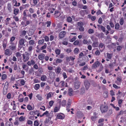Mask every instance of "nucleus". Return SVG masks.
Instances as JSON below:
<instances>
[{"label": "nucleus", "mask_w": 126, "mask_h": 126, "mask_svg": "<svg viewBox=\"0 0 126 126\" xmlns=\"http://www.w3.org/2000/svg\"><path fill=\"white\" fill-rule=\"evenodd\" d=\"M80 84V82L79 81H76L74 82V85L75 88L76 89H78L79 87Z\"/></svg>", "instance_id": "obj_6"}, {"label": "nucleus", "mask_w": 126, "mask_h": 126, "mask_svg": "<svg viewBox=\"0 0 126 126\" xmlns=\"http://www.w3.org/2000/svg\"><path fill=\"white\" fill-rule=\"evenodd\" d=\"M72 50L69 48L67 49L66 50V52L68 53H69L72 51Z\"/></svg>", "instance_id": "obj_64"}, {"label": "nucleus", "mask_w": 126, "mask_h": 126, "mask_svg": "<svg viewBox=\"0 0 126 126\" xmlns=\"http://www.w3.org/2000/svg\"><path fill=\"white\" fill-rule=\"evenodd\" d=\"M62 62V60L59 59H57L56 61V63H60Z\"/></svg>", "instance_id": "obj_42"}, {"label": "nucleus", "mask_w": 126, "mask_h": 126, "mask_svg": "<svg viewBox=\"0 0 126 126\" xmlns=\"http://www.w3.org/2000/svg\"><path fill=\"white\" fill-rule=\"evenodd\" d=\"M102 18L101 17H100L98 20V23L99 24H101L102 23Z\"/></svg>", "instance_id": "obj_52"}, {"label": "nucleus", "mask_w": 126, "mask_h": 126, "mask_svg": "<svg viewBox=\"0 0 126 126\" xmlns=\"http://www.w3.org/2000/svg\"><path fill=\"white\" fill-rule=\"evenodd\" d=\"M8 82H6L4 85L3 88V93L5 95L7 93L8 88Z\"/></svg>", "instance_id": "obj_3"}, {"label": "nucleus", "mask_w": 126, "mask_h": 126, "mask_svg": "<svg viewBox=\"0 0 126 126\" xmlns=\"http://www.w3.org/2000/svg\"><path fill=\"white\" fill-rule=\"evenodd\" d=\"M80 13L81 15L83 16L85 14H87L88 13V11L85 10H82L80 11Z\"/></svg>", "instance_id": "obj_9"}, {"label": "nucleus", "mask_w": 126, "mask_h": 126, "mask_svg": "<svg viewBox=\"0 0 126 126\" xmlns=\"http://www.w3.org/2000/svg\"><path fill=\"white\" fill-rule=\"evenodd\" d=\"M29 11L31 13H33L34 12V10L31 8H30L29 9Z\"/></svg>", "instance_id": "obj_54"}, {"label": "nucleus", "mask_w": 126, "mask_h": 126, "mask_svg": "<svg viewBox=\"0 0 126 126\" xmlns=\"http://www.w3.org/2000/svg\"><path fill=\"white\" fill-rule=\"evenodd\" d=\"M36 97L39 100H41L42 99V97L40 94H37L36 96Z\"/></svg>", "instance_id": "obj_39"}, {"label": "nucleus", "mask_w": 126, "mask_h": 126, "mask_svg": "<svg viewBox=\"0 0 126 126\" xmlns=\"http://www.w3.org/2000/svg\"><path fill=\"white\" fill-rule=\"evenodd\" d=\"M19 12V9H14V13L15 15H17Z\"/></svg>", "instance_id": "obj_20"}, {"label": "nucleus", "mask_w": 126, "mask_h": 126, "mask_svg": "<svg viewBox=\"0 0 126 126\" xmlns=\"http://www.w3.org/2000/svg\"><path fill=\"white\" fill-rule=\"evenodd\" d=\"M94 32V30L92 29H90L88 30V33L90 34L93 33Z\"/></svg>", "instance_id": "obj_34"}, {"label": "nucleus", "mask_w": 126, "mask_h": 126, "mask_svg": "<svg viewBox=\"0 0 126 126\" xmlns=\"http://www.w3.org/2000/svg\"><path fill=\"white\" fill-rule=\"evenodd\" d=\"M30 32L28 34L29 36H30L32 35L34 33V31L32 29H31L29 30Z\"/></svg>", "instance_id": "obj_17"}, {"label": "nucleus", "mask_w": 126, "mask_h": 126, "mask_svg": "<svg viewBox=\"0 0 126 126\" xmlns=\"http://www.w3.org/2000/svg\"><path fill=\"white\" fill-rule=\"evenodd\" d=\"M122 47L120 46H118L117 47V50L118 51H120Z\"/></svg>", "instance_id": "obj_51"}, {"label": "nucleus", "mask_w": 126, "mask_h": 126, "mask_svg": "<svg viewBox=\"0 0 126 126\" xmlns=\"http://www.w3.org/2000/svg\"><path fill=\"white\" fill-rule=\"evenodd\" d=\"M59 110V109H58L57 107H55L54 109V112H57Z\"/></svg>", "instance_id": "obj_63"}, {"label": "nucleus", "mask_w": 126, "mask_h": 126, "mask_svg": "<svg viewBox=\"0 0 126 126\" xmlns=\"http://www.w3.org/2000/svg\"><path fill=\"white\" fill-rule=\"evenodd\" d=\"M98 45V43L97 42H96L93 43L92 44V46L94 47H97Z\"/></svg>", "instance_id": "obj_19"}, {"label": "nucleus", "mask_w": 126, "mask_h": 126, "mask_svg": "<svg viewBox=\"0 0 126 126\" xmlns=\"http://www.w3.org/2000/svg\"><path fill=\"white\" fill-rule=\"evenodd\" d=\"M43 114L44 115H45L47 117H49L50 114H49L48 111H46L45 112H44Z\"/></svg>", "instance_id": "obj_41"}, {"label": "nucleus", "mask_w": 126, "mask_h": 126, "mask_svg": "<svg viewBox=\"0 0 126 126\" xmlns=\"http://www.w3.org/2000/svg\"><path fill=\"white\" fill-rule=\"evenodd\" d=\"M34 125L35 126H38L39 125L38 121L37 120L35 121Z\"/></svg>", "instance_id": "obj_53"}, {"label": "nucleus", "mask_w": 126, "mask_h": 126, "mask_svg": "<svg viewBox=\"0 0 126 126\" xmlns=\"http://www.w3.org/2000/svg\"><path fill=\"white\" fill-rule=\"evenodd\" d=\"M51 22L50 21H47L46 23L47 24V27H49L50 26L51 24Z\"/></svg>", "instance_id": "obj_60"}, {"label": "nucleus", "mask_w": 126, "mask_h": 126, "mask_svg": "<svg viewBox=\"0 0 126 126\" xmlns=\"http://www.w3.org/2000/svg\"><path fill=\"white\" fill-rule=\"evenodd\" d=\"M5 126H12V123L7 122L5 124Z\"/></svg>", "instance_id": "obj_45"}, {"label": "nucleus", "mask_w": 126, "mask_h": 126, "mask_svg": "<svg viewBox=\"0 0 126 126\" xmlns=\"http://www.w3.org/2000/svg\"><path fill=\"white\" fill-rule=\"evenodd\" d=\"M73 90L72 88H69L68 90V94L70 96L72 95Z\"/></svg>", "instance_id": "obj_13"}, {"label": "nucleus", "mask_w": 126, "mask_h": 126, "mask_svg": "<svg viewBox=\"0 0 126 126\" xmlns=\"http://www.w3.org/2000/svg\"><path fill=\"white\" fill-rule=\"evenodd\" d=\"M7 9L8 10L9 12H11L12 11V6L10 3H9L7 4Z\"/></svg>", "instance_id": "obj_12"}, {"label": "nucleus", "mask_w": 126, "mask_h": 126, "mask_svg": "<svg viewBox=\"0 0 126 126\" xmlns=\"http://www.w3.org/2000/svg\"><path fill=\"white\" fill-rule=\"evenodd\" d=\"M61 69L60 67H58L56 70V72L58 74L60 73L61 71Z\"/></svg>", "instance_id": "obj_48"}, {"label": "nucleus", "mask_w": 126, "mask_h": 126, "mask_svg": "<svg viewBox=\"0 0 126 126\" xmlns=\"http://www.w3.org/2000/svg\"><path fill=\"white\" fill-rule=\"evenodd\" d=\"M120 28V25L118 23H117L115 25V29L116 30H118Z\"/></svg>", "instance_id": "obj_32"}, {"label": "nucleus", "mask_w": 126, "mask_h": 126, "mask_svg": "<svg viewBox=\"0 0 126 126\" xmlns=\"http://www.w3.org/2000/svg\"><path fill=\"white\" fill-rule=\"evenodd\" d=\"M105 47V46L104 44L102 43H100L99 45V47L101 48H102L104 46Z\"/></svg>", "instance_id": "obj_61"}, {"label": "nucleus", "mask_w": 126, "mask_h": 126, "mask_svg": "<svg viewBox=\"0 0 126 126\" xmlns=\"http://www.w3.org/2000/svg\"><path fill=\"white\" fill-rule=\"evenodd\" d=\"M26 33H27L26 31H25V30H23V31H22L21 32V34L22 35L24 36L26 34Z\"/></svg>", "instance_id": "obj_33"}, {"label": "nucleus", "mask_w": 126, "mask_h": 126, "mask_svg": "<svg viewBox=\"0 0 126 126\" xmlns=\"http://www.w3.org/2000/svg\"><path fill=\"white\" fill-rule=\"evenodd\" d=\"M79 29L80 31L81 32L83 31L84 30V27L82 26L80 27L79 28Z\"/></svg>", "instance_id": "obj_57"}, {"label": "nucleus", "mask_w": 126, "mask_h": 126, "mask_svg": "<svg viewBox=\"0 0 126 126\" xmlns=\"http://www.w3.org/2000/svg\"><path fill=\"white\" fill-rule=\"evenodd\" d=\"M25 117L21 116L19 118V120L21 122L25 120Z\"/></svg>", "instance_id": "obj_30"}, {"label": "nucleus", "mask_w": 126, "mask_h": 126, "mask_svg": "<svg viewBox=\"0 0 126 126\" xmlns=\"http://www.w3.org/2000/svg\"><path fill=\"white\" fill-rule=\"evenodd\" d=\"M79 43V41L78 40L75 41L73 43L74 45H78Z\"/></svg>", "instance_id": "obj_56"}, {"label": "nucleus", "mask_w": 126, "mask_h": 126, "mask_svg": "<svg viewBox=\"0 0 126 126\" xmlns=\"http://www.w3.org/2000/svg\"><path fill=\"white\" fill-rule=\"evenodd\" d=\"M113 86L114 88L117 89H120V87L116 85L115 84H113Z\"/></svg>", "instance_id": "obj_50"}, {"label": "nucleus", "mask_w": 126, "mask_h": 126, "mask_svg": "<svg viewBox=\"0 0 126 126\" xmlns=\"http://www.w3.org/2000/svg\"><path fill=\"white\" fill-rule=\"evenodd\" d=\"M100 54V52L99 50H96L95 52V54L96 55H99Z\"/></svg>", "instance_id": "obj_59"}, {"label": "nucleus", "mask_w": 126, "mask_h": 126, "mask_svg": "<svg viewBox=\"0 0 126 126\" xmlns=\"http://www.w3.org/2000/svg\"><path fill=\"white\" fill-rule=\"evenodd\" d=\"M33 47L32 46H29L28 49V53H30V54H31L32 51V50Z\"/></svg>", "instance_id": "obj_14"}, {"label": "nucleus", "mask_w": 126, "mask_h": 126, "mask_svg": "<svg viewBox=\"0 0 126 126\" xmlns=\"http://www.w3.org/2000/svg\"><path fill=\"white\" fill-rule=\"evenodd\" d=\"M25 54H23L22 55L24 62H26L29 60V56L31 55L30 53H29L27 52H25Z\"/></svg>", "instance_id": "obj_2"}, {"label": "nucleus", "mask_w": 126, "mask_h": 126, "mask_svg": "<svg viewBox=\"0 0 126 126\" xmlns=\"http://www.w3.org/2000/svg\"><path fill=\"white\" fill-rule=\"evenodd\" d=\"M101 30L103 31V32H106V30L105 28L103 26H101V27L100 28Z\"/></svg>", "instance_id": "obj_47"}, {"label": "nucleus", "mask_w": 126, "mask_h": 126, "mask_svg": "<svg viewBox=\"0 0 126 126\" xmlns=\"http://www.w3.org/2000/svg\"><path fill=\"white\" fill-rule=\"evenodd\" d=\"M16 55L17 58L21 56V54L19 52H16Z\"/></svg>", "instance_id": "obj_38"}, {"label": "nucleus", "mask_w": 126, "mask_h": 126, "mask_svg": "<svg viewBox=\"0 0 126 126\" xmlns=\"http://www.w3.org/2000/svg\"><path fill=\"white\" fill-rule=\"evenodd\" d=\"M9 47L10 50L14 51L16 50V45H12L10 46Z\"/></svg>", "instance_id": "obj_10"}, {"label": "nucleus", "mask_w": 126, "mask_h": 126, "mask_svg": "<svg viewBox=\"0 0 126 126\" xmlns=\"http://www.w3.org/2000/svg\"><path fill=\"white\" fill-rule=\"evenodd\" d=\"M84 83L86 89L87 90L89 88L90 83L88 81H87L84 82Z\"/></svg>", "instance_id": "obj_8"}, {"label": "nucleus", "mask_w": 126, "mask_h": 126, "mask_svg": "<svg viewBox=\"0 0 126 126\" xmlns=\"http://www.w3.org/2000/svg\"><path fill=\"white\" fill-rule=\"evenodd\" d=\"M55 75V74L54 72H51L49 74L50 78V79L53 78L54 77Z\"/></svg>", "instance_id": "obj_15"}, {"label": "nucleus", "mask_w": 126, "mask_h": 126, "mask_svg": "<svg viewBox=\"0 0 126 126\" xmlns=\"http://www.w3.org/2000/svg\"><path fill=\"white\" fill-rule=\"evenodd\" d=\"M47 78L46 76L44 75L41 77V80L43 81H45L46 80Z\"/></svg>", "instance_id": "obj_23"}, {"label": "nucleus", "mask_w": 126, "mask_h": 126, "mask_svg": "<svg viewBox=\"0 0 126 126\" xmlns=\"http://www.w3.org/2000/svg\"><path fill=\"white\" fill-rule=\"evenodd\" d=\"M88 16H89V18H91L92 20L93 21H94L95 20L96 17L95 16H92L91 15H88Z\"/></svg>", "instance_id": "obj_18"}, {"label": "nucleus", "mask_w": 126, "mask_h": 126, "mask_svg": "<svg viewBox=\"0 0 126 126\" xmlns=\"http://www.w3.org/2000/svg\"><path fill=\"white\" fill-rule=\"evenodd\" d=\"M7 75L5 74H3L2 75L1 79L2 80L5 79L7 78Z\"/></svg>", "instance_id": "obj_31"}, {"label": "nucleus", "mask_w": 126, "mask_h": 126, "mask_svg": "<svg viewBox=\"0 0 126 126\" xmlns=\"http://www.w3.org/2000/svg\"><path fill=\"white\" fill-rule=\"evenodd\" d=\"M97 118V116H92L91 117V119L92 121L95 122L96 121Z\"/></svg>", "instance_id": "obj_24"}, {"label": "nucleus", "mask_w": 126, "mask_h": 126, "mask_svg": "<svg viewBox=\"0 0 126 126\" xmlns=\"http://www.w3.org/2000/svg\"><path fill=\"white\" fill-rule=\"evenodd\" d=\"M45 55L44 54H40L38 55V59L40 60H42L44 58Z\"/></svg>", "instance_id": "obj_11"}, {"label": "nucleus", "mask_w": 126, "mask_h": 126, "mask_svg": "<svg viewBox=\"0 0 126 126\" xmlns=\"http://www.w3.org/2000/svg\"><path fill=\"white\" fill-rule=\"evenodd\" d=\"M79 49L78 48H76L74 49V52L75 54H77L79 53Z\"/></svg>", "instance_id": "obj_22"}, {"label": "nucleus", "mask_w": 126, "mask_h": 126, "mask_svg": "<svg viewBox=\"0 0 126 126\" xmlns=\"http://www.w3.org/2000/svg\"><path fill=\"white\" fill-rule=\"evenodd\" d=\"M55 52L56 54L59 55L61 51L59 49H57L55 51Z\"/></svg>", "instance_id": "obj_46"}, {"label": "nucleus", "mask_w": 126, "mask_h": 126, "mask_svg": "<svg viewBox=\"0 0 126 126\" xmlns=\"http://www.w3.org/2000/svg\"><path fill=\"white\" fill-rule=\"evenodd\" d=\"M124 22V20L123 18H121L120 21V23L121 25H122L123 24Z\"/></svg>", "instance_id": "obj_44"}, {"label": "nucleus", "mask_w": 126, "mask_h": 126, "mask_svg": "<svg viewBox=\"0 0 126 126\" xmlns=\"http://www.w3.org/2000/svg\"><path fill=\"white\" fill-rule=\"evenodd\" d=\"M67 21L68 22L71 23L72 21V19L71 17H69L67 18Z\"/></svg>", "instance_id": "obj_27"}, {"label": "nucleus", "mask_w": 126, "mask_h": 126, "mask_svg": "<svg viewBox=\"0 0 126 126\" xmlns=\"http://www.w3.org/2000/svg\"><path fill=\"white\" fill-rule=\"evenodd\" d=\"M112 110L111 109H110L108 112V115H110L112 113Z\"/></svg>", "instance_id": "obj_40"}, {"label": "nucleus", "mask_w": 126, "mask_h": 126, "mask_svg": "<svg viewBox=\"0 0 126 126\" xmlns=\"http://www.w3.org/2000/svg\"><path fill=\"white\" fill-rule=\"evenodd\" d=\"M77 115L78 117H80V116L81 117L83 116V114L81 112H79L77 113Z\"/></svg>", "instance_id": "obj_21"}, {"label": "nucleus", "mask_w": 126, "mask_h": 126, "mask_svg": "<svg viewBox=\"0 0 126 126\" xmlns=\"http://www.w3.org/2000/svg\"><path fill=\"white\" fill-rule=\"evenodd\" d=\"M66 32L64 31H62L60 32L59 34V37L60 39L63 38L66 34Z\"/></svg>", "instance_id": "obj_7"}, {"label": "nucleus", "mask_w": 126, "mask_h": 126, "mask_svg": "<svg viewBox=\"0 0 126 126\" xmlns=\"http://www.w3.org/2000/svg\"><path fill=\"white\" fill-rule=\"evenodd\" d=\"M66 103V101L65 100H63L62 102V105L63 106H65Z\"/></svg>", "instance_id": "obj_35"}, {"label": "nucleus", "mask_w": 126, "mask_h": 126, "mask_svg": "<svg viewBox=\"0 0 126 126\" xmlns=\"http://www.w3.org/2000/svg\"><path fill=\"white\" fill-rule=\"evenodd\" d=\"M103 67L102 66V64L101 63V65L100 66V67L99 69L98 70L97 72H100L103 69Z\"/></svg>", "instance_id": "obj_25"}, {"label": "nucleus", "mask_w": 126, "mask_h": 126, "mask_svg": "<svg viewBox=\"0 0 126 126\" xmlns=\"http://www.w3.org/2000/svg\"><path fill=\"white\" fill-rule=\"evenodd\" d=\"M27 109L28 110H32V107L31 105H28L27 106Z\"/></svg>", "instance_id": "obj_49"}, {"label": "nucleus", "mask_w": 126, "mask_h": 126, "mask_svg": "<svg viewBox=\"0 0 126 126\" xmlns=\"http://www.w3.org/2000/svg\"><path fill=\"white\" fill-rule=\"evenodd\" d=\"M76 39V37H74L71 39L70 41L71 42H73Z\"/></svg>", "instance_id": "obj_62"}, {"label": "nucleus", "mask_w": 126, "mask_h": 126, "mask_svg": "<svg viewBox=\"0 0 126 126\" xmlns=\"http://www.w3.org/2000/svg\"><path fill=\"white\" fill-rule=\"evenodd\" d=\"M101 63L98 61H97L95 62L92 66V69H95L98 67L100 65Z\"/></svg>", "instance_id": "obj_5"}, {"label": "nucleus", "mask_w": 126, "mask_h": 126, "mask_svg": "<svg viewBox=\"0 0 126 126\" xmlns=\"http://www.w3.org/2000/svg\"><path fill=\"white\" fill-rule=\"evenodd\" d=\"M64 116L63 115L60 114H58L57 115V118L59 119H63L64 118Z\"/></svg>", "instance_id": "obj_16"}, {"label": "nucleus", "mask_w": 126, "mask_h": 126, "mask_svg": "<svg viewBox=\"0 0 126 126\" xmlns=\"http://www.w3.org/2000/svg\"><path fill=\"white\" fill-rule=\"evenodd\" d=\"M107 58L109 59H110L112 57V54L109 53H107Z\"/></svg>", "instance_id": "obj_37"}, {"label": "nucleus", "mask_w": 126, "mask_h": 126, "mask_svg": "<svg viewBox=\"0 0 126 126\" xmlns=\"http://www.w3.org/2000/svg\"><path fill=\"white\" fill-rule=\"evenodd\" d=\"M44 44V45L43 46L40 48V49L41 50H43L46 48L47 45L46 43H45Z\"/></svg>", "instance_id": "obj_43"}, {"label": "nucleus", "mask_w": 126, "mask_h": 126, "mask_svg": "<svg viewBox=\"0 0 126 126\" xmlns=\"http://www.w3.org/2000/svg\"><path fill=\"white\" fill-rule=\"evenodd\" d=\"M40 86L39 84H35L34 87L35 89L36 90H37L39 89Z\"/></svg>", "instance_id": "obj_29"}, {"label": "nucleus", "mask_w": 126, "mask_h": 126, "mask_svg": "<svg viewBox=\"0 0 126 126\" xmlns=\"http://www.w3.org/2000/svg\"><path fill=\"white\" fill-rule=\"evenodd\" d=\"M20 83L21 85H23L25 84V81L23 79H21V80Z\"/></svg>", "instance_id": "obj_55"}, {"label": "nucleus", "mask_w": 126, "mask_h": 126, "mask_svg": "<svg viewBox=\"0 0 126 126\" xmlns=\"http://www.w3.org/2000/svg\"><path fill=\"white\" fill-rule=\"evenodd\" d=\"M100 109L102 113L106 112L108 110L107 107L103 105H102L100 107Z\"/></svg>", "instance_id": "obj_4"}, {"label": "nucleus", "mask_w": 126, "mask_h": 126, "mask_svg": "<svg viewBox=\"0 0 126 126\" xmlns=\"http://www.w3.org/2000/svg\"><path fill=\"white\" fill-rule=\"evenodd\" d=\"M78 25L80 27H81L83 25V24L82 22H78Z\"/></svg>", "instance_id": "obj_36"}, {"label": "nucleus", "mask_w": 126, "mask_h": 126, "mask_svg": "<svg viewBox=\"0 0 126 126\" xmlns=\"http://www.w3.org/2000/svg\"><path fill=\"white\" fill-rule=\"evenodd\" d=\"M29 43L30 45H33L34 44V41L33 40H31L29 41Z\"/></svg>", "instance_id": "obj_58"}, {"label": "nucleus", "mask_w": 126, "mask_h": 126, "mask_svg": "<svg viewBox=\"0 0 126 126\" xmlns=\"http://www.w3.org/2000/svg\"><path fill=\"white\" fill-rule=\"evenodd\" d=\"M26 41L25 39L24 38H21L20 39L18 42V49H20L23 46H25L24 43Z\"/></svg>", "instance_id": "obj_1"}, {"label": "nucleus", "mask_w": 126, "mask_h": 126, "mask_svg": "<svg viewBox=\"0 0 126 126\" xmlns=\"http://www.w3.org/2000/svg\"><path fill=\"white\" fill-rule=\"evenodd\" d=\"M10 51L8 49H6L5 51V54L6 55H8L10 54Z\"/></svg>", "instance_id": "obj_26"}, {"label": "nucleus", "mask_w": 126, "mask_h": 126, "mask_svg": "<svg viewBox=\"0 0 126 126\" xmlns=\"http://www.w3.org/2000/svg\"><path fill=\"white\" fill-rule=\"evenodd\" d=\"M44 40L43 39L41 40H40L38 41V44L40 45L44 43Z\"/></svg>", "instance_id": "obj_28"}]
</instances>
